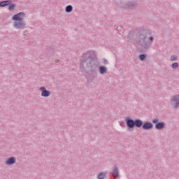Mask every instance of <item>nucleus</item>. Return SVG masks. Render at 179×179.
<instances>
[{"label": "nucleus", "instance_id": "7ed1b4c3", "mask_svg": "<svg viewBox=\"0 0 179 179\" xmlns=\"http://www.w3.org/2000/svg\"><path fill=\"white\" fill-rule=\"evenodd\" d=\"M40 90L42 97H50L51 96V91L47 90L45 87H41Z\"/></svg>", "mask_w": 179, "mask_h": 179}, {"label": "nucleus", "instance_id": "dca6fc26", "mask_svg": "<svg viewBox=\"0 0 179 179\" xmlns=\"http://www.w3.org/2000/svg\"><path fill=\"white\" fill-rule=\"evenodd\" d=\"M178 57L177 56H171V61H177Z\"/></svg>", "mask_w": 179, "mask_h": 179}, {"label": "nucleus", "instance_id": "f8f14e48", "mask_svg": "<svg viewBox=\"0 0 179 179\" xmlns=\"http://www.w3.org/2000/svg\"><path fill=\"white\" fill-rule=\"evenodd\" d=\"M99 72L101 73V75H104V73H107V69L104 66H101L99 69Z\"/></svg>", "mask_w": 179, "mask_h": 179}, {"label": "nucleus", "instance_id": "1a4fd4ad", "mask_svg": "<svg viewBox=\"0 0 179 179\" xmlns=\"http://www.w3.org/2000/svg\"><path fill=\"white\" fill-rule=\"evenodd\" d=\"M112 176L114 178H118V168L117 166L114 167Z\"/></svg>", "mask_w": 179, "mask_h": 179}, {"label": "nucleus", "instance_id": "ddd939ff", "mask_svg": "<svg viewBox=\"0 0 179 179\" xmlns=\"http://www.w3.org/2000/svg\"><path fill=\"white\" fill-rule=\"evenodd\" d=\"M72 10H73V7H72V6H67L66 7V12L67 13H71V12H72Z\"/></svg>", "mask_w": 179, "mask_h": 179}, {"label": "nucleus", "instance_id": "20e7f679", "mask_svg": "<svg viewBox=\"0 0 179 179\" xmlns=\"http://www.w3.org/2000/svg\"><path fill=\"white\" fill-rule=\"evenodd\" d=\"M171 104L173 107H178L179 106V95H176L172 97L171 100Z\"/></svg>", "mask_w": 179, "mask_h": 179}, {"label": "nucleus", "instance_id": "f257e3e1", "mask_svg": "<svg viewBox=\"0 0 179 179\" xmlns=\"http://www.w3.org/2000/svg\"><path fill=\"white\" fill-rule=\"evenodd\" d=\"M127 125L129 128H134L136 127L137 128H141L142 125H143V122L141 120H136L134 121L133 120H127Z\"/></svg>", "mask_w": 179, "mask_h": 179}, {"label": "nucleus", "instance_id": "4468645a", "mask_svg": "<svg viewBox=\"0 0 179 179\" xmlns=\"http://www.w3.org/2000/svg\"><path fill=\"white\" fill-rule=\"evenodd\" d=\"M15 8H16V5L10 4V6H8V10H15Z\"/></svg>", "mask_w": 179, "mask_h": 179}, {"label": "nucleus", "instance_id": "6e6552de", "mask_svg": "<svg viewBox=\"0 0 179 179\" xmlns=\"http://www.w3.org/2000/svg\"><path fill=\"white\" fill-rule=\"evenodd\" d=\"M153 124L150 122H145L143 124V129H152Z\"/></svg>", "mask_w": 179, "mask_h": 179}, {"label": "nucleus", "instance_id": "f3484780", "mask_svg": "<svg viewBox=\"0 0 179 179\" xmlns=\"http://www.w3.org/2000/svg\"><path fill=\"white\" fill-rule=\"evenodd\" d=\"M139 58L141 61H143L146 58V56L145 55H140Z\"/></svg>", "mask_w": 179, "mask_h": 179}, {"label": "nucleus", "instance_id": "39448f33", "mask_svg": "<svg viewBox=\"0 0 179 179\" xmlns=\"http://www.w3.org/2000/svg\"><path fill=\"white\" fill-rule=\"evenodd\" d=\"M152 122H153V124H157L155 126V128L157 129H163V128H164V127L166 125L164 124V122H159V120H157V119H154L152 120ZM157 122H159V123H157Z\"/></svg>", "mask_w": 179, "mask_h": 179}, {"label": "nucleus", "instance_id": "f03ea898", "mask_svg": "<svg viewBox=\"0 0 179 179\" xmlns=\"http://www.w3.org/2000/svg\"><path fill=\"white\" fill-rule=\"evenodd\" d=\"M24 16H26V14L24 12H21L14 15L12 20H14V22H22L23 19H24Z\"/></svg>", "mask_w": 179, "mask_h": 179}, {"label": "nucleus", "instance_id": "423d86ee", "mask_svg": "<svg viewBox=\"0 0 179 179\" xmlns=\"http://www.w3.org/2000/svg\"><path fill=\"white\" fill-rule=\"evenodd\" d=\"M26 24L23 21H15L14 22V27L15 29H24Z\"/></svg>", "mask_w": 179, "mask_h": 179}, {"label": "nucleus", "instance_id": "2eb2a0df", "mask_svg": "<svg viewBox=\"0 0 179 179\" xmlns=\"http://www.w3.org/2000/svg\"><path fill=\"white\" fill-rule=\"evenodd\" d=\"M172 68L173 69H177V68H178V63L175 62V63L172 64Z\"/></svg>", "mask_w": 179, "mask_h": 179}, {"label": "nucleus", "instance_id": "9b49d317", "mask_svg": "<svg viewBox=\"0 0 179 179\" xmlns=\"http://www.w3.org/2000/svg\"><path fill=\"white\" fill-rule=\"evenodd\" d=\"M106 176H107V173L102 172L97 176L98 179H105Z\"/></svg>", "mask_w": 179, "mask_h": 179}, {"label": "nucleus", "instance_id": "a211bd4d", "mask_svg": "<svg viewBox=\"0 0 179 179\" xmlns=\"http://www.w3.org/2000/svg\"><path fill=\"white\" fill-rule=\"evenodd\" d=\"M150 41H153V37H150Z\"/></svg>", "mask_w": 179, "mask_h": 179}, {"label": "nucleus", "instance_id": "9d476101", "mask_svg": "<svg viewBox=\"0 0 179 179\" xmlns=\"http://www.w3.org/2000/svg\"><path fill=\"white\" fill-rule=\"evenodd\" d=\"M10 3H12L11 1H1L0 3V6L1 7H5V6H8V5H10Z\"/></svg>", "mask_w": 179, "mask_h": 179}, {"label": "nucleus", "instance_id": "0eeeda50", "mask_svg": "<svg viewBox=\"0 0 179 179\" xmlns=\"http://www.w3.org/2000/svg\"><path fill=\"white\" fill-rule=\"evenodd\" d=\"M16 163V157H11L6 160V164L7 166H12Z\"/></svg>", "mask_w": 179, "mask_h": 179}]
</instances>
